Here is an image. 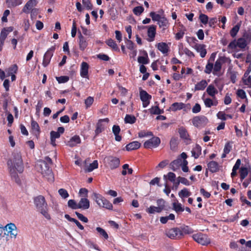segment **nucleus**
Instances as JSON below:
<instances>
[{
    "label": "nucleus",
    "mask_w": 251,
    "mask_h": 251,
    "mask_svg": "<svg viewBox=\"0 0 251 251\" xmlns=\"http://www.w3.org/2000/svg\"><path fill=\"white\" fill-rule=\"evenodd\" d=\"M13 158L7 161V166L10 176L17 183H20V179L17 172L22 173L24 170V164L20 153H14Z\"/></svg>",
    "instance_id": "f257e3e1"
},
{
    "label": "nucleus",
    "mask_w": 251,
    "mask_h": 251,
    "mask_svg": "<svg viewBox=\"0 0 251 251\" xmlns=\"http://www.w3.org/2000/svg\"><path fill=\"white\" fill-rule=\"evenodd\" d=\"M34 202L37 210L47 220H50L51 217L48 212V204L45 197L42 195H39L34 199Z\"/></svg>",
    "instance_id": "f03ea898"
},
{
    "label": "nucleus",
    "mask_w": 251,
    "mask_h": 251,
    "mask_svg": "<svg viewBox=\"0 0 251 251\" xmlns=\"http://www.w3.org/2000/svg\"><path fill=\"white\" fill-rule=\"evenodd\" d=\"M40 167L41 173L43 177L49 181L53 182L54 181V176L48 163L45 161H42L40 162Z\"/></svg>",
    "instance_id": "7ed1b4c3"
},
{
    "label": "nucleus",
    "mask_w": 251,
    "mask_h": 251,
    "mask_svg": "<svg viewBox=\"0 0 251 251\" xmlns=\"http://www.w3.org/2000/svg\"><path fill=\"white\" fill-rule=\"evenodd\" d=\"M93 199L100 207L108 210H112L113 205L112 203L104 197L96 193H93Z\"/></svg>",
    "instance_id": "20e7f679"
},
{
    "label": "nucleus",
    "mask_w": 251,
    "mask_h": 251,
    "mask_svg": "<svg viewBox=\"0 0 251 251\" xmlns=\"http://www.w3.org/2000/svg\"><path fill=\"white\" fill-rule=\"evenodd\" d=\"M193 126L197 128L204 127L208 123L207 118L204 115L197 116L192 119Z\"/></svg>",
    "instance_id": "39448f33"
},
{
    "label": "nucleus",
    "mask_w": 251,
    "mask_h": 251,
    "mask_svg": "<svg viewBox=\"0 0 251 251\" xmlns=\"http://www.w3.org/2000/svg\"><path fill=\"white\" fill-rule=\"evenodd\" d=\"M192 238L198 243L203 246H207L210 243V239L208 238V236L201 232L193 234Z\"/></svg>",
    "instance_id": "423d86ee"
},
{
    "label": "nucleus",
    "mask_w": 251,
    "mask_h": 251,
    "mask_svg": "<svg viewBox=\"0 0 251 251\" xmlns=\"http://www.w3.org/2000/svg\"><path fill=\"white\" fill-rule=\"evenodd\" d=\"M165 234L167 237L172 239H178L183 236L182 230L178 227L166 230Z\"/></svg>",
    "instance_id": "0eeeda50"
},
{
    "label": "nucleus",
    "mask_w": 251,
    "mask_h": 251,
    "mask_svg": "<svg viewBox=\"0 0 251 251\" xmlns=\"http://www.w3.org/2000/svg\"><path fill=\"white\" fill-rule=\"evenodd\" d=\"M55 50V47L54 46H51L44 54L42 62V65L44 67H47L50 63V60L53 55Z\"/></svg>",
    "instance_id": "6e6552de"
},
{
    "label": "nucleus",
    "mask_w": 251,
    "mask_h": 251,
    "mask_svg": "<svg viewBox=\"0 0 251 251\" xmlns=\"http://www.w3.org/2000/svg\"><path fill=\"white\" fill-rule=\"evenodd\" d=\"M160 142L161 141L159 137L153 136L151 139L145 141L143 145L145 149L155 148L159 145Z\"/></svg>",
    "instance_id": "1a4fd4ad"
},
{
    "label": "nucleus",
    "mask_w": 251,
    "mask_h": 251,
    "mask_svg": "<svg viewBox=\"0 0 251 251\" xmlns=\"http://www.w3.org/2000/svg\"><path fill=\"white\" fill-rule=\"evenodd\" d=\"M105 161L108 164V167L111 170H114L119 167L120 163V159L117 157L109 156L105 158Z\"/></svg>",
    "instance_id": "9d476101"
},
{
    "label": "nucleus",
    "mask_w": 251,
    "mask_h": 251,
    "mask_svg": "<svg viewBox=\"0 0 251 251\" xmlns=\"http://www.w3.org/2000/svg\"><path fill=\"white\" fill-rule=\"evenodd\" d=\"M230 62L229 58H227L225 56L220 57L215 62L214 66H213V74H215V73L221 71L222 68V63Z\"/></svg>",
    "instance_id": "9b49d317"
},
{
    "label": "nucleus",
    "mask_w": 251,
    "mask_h": 251,
    "mask_svg": "<svg viewBox=\"0 0 251 251\" xmlns=\"http://www.w3.org/2000/svg\"><path fill=\"white\" fill-rule=\"evenodd\" d=\"M140 97L141 101L143 102V107L145 108L147 107L151 99V96L146 91L141 90L140 91Z\"/></svg>",
    "instance_id": "f8f14e48"
},
{
    "label": "nucleus",
    "mask_w": 251,
    "mask_h": 251,
    "mask_svg": "<svg viewBox=\"0 0 251 251\" xmlns=\"http://www.w3.org/2000/svg\"><path fill=\"white\" fill-rule=\"evenodd\" d=\"M37 0H29L24 6L22 12L28 14L30 12V10L33 9L34 7L38 4Z\"/></svg>",
    "instance_id": "ddd939ff"
},
{
    "label": "nucleus",
    "mask_w": 251,
    "mask_h": 251,
    "mask_svg": "<svg viewBox=\"0 0 251 251\" xmlns=\"http://www.w3.org/2000/svg\"><path fill=\"white\" fill-rule=\"evenodd\" d=\"M31 127L32 133L38 139L41 132L39 124L33 118L31 121Z\"/></svg>",
    "instance_id": "4468645a"
},
{
    "label": "nucleus",
    "mask_w": 251,
    "mask_h": 251,
    "mask_svg": "<svg viewBox=\"0 0 251 251\" xmlns=\"http://www.w3.org/2000/svg\"><path fill=\"white\" fill-rule=\"evenodd\" d=\"M156 26L155 25H151L149 26L147 31L148 42H151L154 40L156 35Z\"/></svg>",
    "instance_id": "2eb2a0df"
},
{
    "label": "nucleus",
    "mask_w": 251,
    "mask_h": 251,
    "mask_svg": "<svg viewBox=\"0 0 251 251\" xmlns=\"http://www.w3.org/2000/svg\"><path fill=\"white\" fill-rule=\"evenodd\" d=\"M108 121L109 120H108V118L100 119L98 121V123H97L96 128L95 130V137H96L97 136H98L100 133L101 132H102V131L104 130V126L103 125V124H102V122L104 121H106L108 122Z\"/></svg>",
    "instance_id": "dca6fc26"
},
{
    "label": "nucleus",
    "mask_w": 251,
    "mask_h": 251,
    "mask_svg": "<svg viewBox=\"0 0 251 251\" xmlns=\"http://www.w3.org/2000/svg\"><path fill=\"white\" fill-rule=\"evenodd\" d=\"M81 143V139L78 135L73 136L66 143V145L70 147H74Z\"/></svg>",
    "instance_id": "f3484780"
},
{
    "label": "nucleus",
    "mask_w": 251,
    "mask_h": 251,
    "mask_svg": "<svg viewBox=\"0 0 251 251\" xmlns=\"http://www.w3.org/2000/svg\"><path fill=\"white\" fill-rule=\"evenodd\" d=\"M89 65L85 62H82L81 64L80 75L83 78H88Z\"/></svg>",
    "instance_id": "a211bd4d"
},
{
    "label": "nucleus",
    "mask_w": 251,
    "mask_h": 251,
    "mask_svg": "<svg viewBox=\"0 0 251 251\" xmlns=\"http://www.w3.org/2000/svg\"><path fill=\"white\" fill-rule=\"evenodd\" d=\"M90 207V201L86 198H83L80 199L78 203V209L83 210L88 209Z\"/></svg>",
    "instance_id": "6ab92c4d"
},
{
    "label": "nucleus",
    "mask_w": 251,
    "mask_h": 251,
    "mask_svg": "<svg viewBox=\"0 0 251 251\" xmlns=\"http://www.w3.org/2000/svg\"><path fill=\"white\" fill-rule=\"evenodd\" d=\"M78 39L79 49L83 51L88 46L87 40L84 36L82 35L80 32H79Z\"/></svg>",
    "instance_id": "aec40b11"
},
{
    "label": "nucleus",
    "mask_w": 251,
    "mask_h": 251,
    "mask_svg": "<svg viewBox=\"0 0 251 251\" xmlns=\"http://www.w3.org/2000/svg\"><path fill=\"white\" fill-rule=\"evenodd\" d=\"M141 146V143L138 141H133L127 144L126 146V150L131 151L138 149Z\"/></svg>",
    "instance_id": "412c9836"
},
{
    "label": "nucleus",
    "mask_w": 251,
    "mask_h": 251,
    "mask_svg": "<svg viewBox=\"0 0 251 251\" xmlns=\"http://www.w3.org/2000/svg\"><path fill=\"white\" fill-rule=\"evenodd\" d=\"M202 99L206 107L210 108L212 106H217L218 103V100L215 99L214 100L209 98L204 99L202 97Z\"/></svg>",
    "instance_id": "4be33fe9"
},
{
    "label": "nucleus",
    "mask_w": 251,
    "mask_h": 251,
    "mask_svg": "<svg viewBox=\"0 0 251 251\" xmlns=\"http://www.w3.org/2000/svg\"><path fill=\"white\" fill-rule=\"evenodd\" d=\"M157 49L163 54H167L169 50L168 45L165 42H160L156 45Z\"/></svg>",
    "instance_id": "5701e85b"
},
{
    "label": "nucleus",
    "mask_w": 251,
    "mask_h": 251,
    "mask_svg": "<svg viewBox=\"0 0 251 251\" xmlns=\"http://www.w3.org/2000/svg\"><path fill=\"white\" fill-rule=\"evenodd\" d=\"M195 49L197 52H199L201 57L203 58L205 56L207 51L205 49V45L204 44L197 45Z\"/></svg>",
    "instance_id": "b1692460"
},
{
    "label": "nucleus",
    "mask_w": 251,
    "mask_h": 251,
    "mask_svg": "<svg viewBox=\"0 0 251 251\" xmlns=\"http://www.w3.org/2000/svg\"><path fill=\"white\" fill-rule=\"evenodd\" d=\"M181 165L182 160L181 158H177V159L173 161L170 163L171 168L173 171H176L178 170Z\"/></svg>",
    "instance_id": "393cba45"
},
{
    "label": "nucleus",
    "mask_w": 251,
    "mask_h": 251,
    "mask_svg": "<svg viewBox=\"0 0 251 251\" xmlns=\"http://www.w3.org/2000/svg\"><path fill=\"white\" fill-rule=\"evenodd\" d=\"M191 153L192 156L196 159L198 158L201 153V147L199 145L196 144L195 147L192 149Z\"/></svg>",
    "instance_id": "a878e982"
},
{
    "label": "nucleus",
    "mask_w": 251,
    "mask_h": 251,
    "mask_svg": "<svg viewBox=\"0 0 251 251\" xmlns=\"http://www.w3.org/2000/svg\"><path fill=\"white\" fill-rule=\"evenodd\" d=\"M207 93L211 97L215 99V95L218 94V90L212 84H210L206 89Z\"/></svg>",
    "instance_id": "bb28decb"
},
{
    "label": "nucleus",
    "mask_w": 251,
    "mask_h": 251,
    "mask_svg": "<svg viewBox=\"0 0 251 251\" xmlns=\"http://www.w3.org/2000/svg\"><path fill=\"white\" fill-rule=\"evenodd\" d=\"M60 135L58 132L55 131H51L50 132V144L53 146L55 147L56 146V139L59 138Z\"/></svg>",
    "instance_id": "cd10ccee"
},
{
    "label": "nucleus",
    "mask_w": 251,
    "mask_h": 251,
    "mask_svg": "<svg viewBox=\"0 0 251 251\" xmlns=\"http://www.w3.org/2000/svg\"><path fill=\"white\" fill-rule=\"evenodd\" d=\"M207 85V82L205 80H202L198 82L195 86V91L203 90Z\"/></svg>",
    "instance_id": "c85d7f7f"
},
{
    "label": "nucleus",
    "mask_w": 251,
    "mask_h": 251,
    "mask_svg": "<svg viewBox=\"0 0 251 251\" xmlns=\"http://www.w3.org/2000/svg\"><path fill=\"white\" fill-rule=\"evenodd\" d=\"M209 171L212 173L217 172L219 170V165L217 162L212 161L208 164Z\"/></svg>",
    "instance_id": "c756f323"
},
{
    "label": "nucleus",
    "mask_w": 251,
    "mask_h": 251,
    "mask_svg": "<svg viewBox=\"0 0 251 251\" xmlns=\"http://www.w3.org/2000/svg\"><path fill=\"white\" fill-rule=\"evenodd\" d=\"M143 53L145 56H140L138 57V62L142 65L147 64L149 63V58L146 51L144 50Z\"/></svg>",
    "instance_id": "7c9ffc66"
},
{
    "label": "nucleus",
    "mask_w": 251,
    "mask_h": 251,
    "mask_svg": "<svg viewBox=\"0 0 251 251\" xmlns=\"http://www.w3.org/2000/svg\"><path fill=\"white\" fill-rule=\"evenodd\" d=\"M185 106V104L182 102H174L170 107V108L173 111H176L177 110H179Z\"/></svg>",
    "instance_id": "2f4dec72"
},
{
    "label": "nucleus",
    "mask_w": 251,
    "mask_h": 251,
    "mask_svg": "<svg viewBox=\"0 0 251 251\" xmlns=\"http://www.w3.org/2000/svg\"><path fill=\"white\" fill-rule=\"evenodd\" d=\"M149 110L151 114L159 115L164 113L163 109H160L159 108L158 104L152 106Z\"/></svg>",
    "instance_id": "473e14b6"
},
{
    "label": "nucleus",
    "mask_w": 251,
    "mask_h": 251,
    "mask_svg": "<svg viewBox=\"0 0 251 251\" xmlns=\"http://www.w3.org/2000/svg\"><path fill=\"white\" fill-rule=\"evenodd\" d=\"M191 195V193L189 191L187 188H184L180 191L178 192L179 197L181 198H188Z\"/></svg>",
    "instance_id": "72a5a7b5"
},
{
    "label": "nucleus",
    "mask_w": 251,
    "mask_h": 251,
    "mask_svg": "<svg viewBox=\"0 0 251 251\" xmlns=\"http://www.w3.org/2000/svg\"><path fill=\"white\" fill-rule=\"evenodd\" d=\"M178 133L179 134L180 138L183 139H188L189 137V134L187 130L183 127H180L178 129Z\"/></svg>",
    "instance_id": "f704fd0d"
},
{
    "label": "nucleus",
    "mask_w": 251,
    "mask_h": 251,
    "mask_svg": "<svg viewBox=\"0 0 251 251\" xmlns=\"http://www.w3.org/2000/svg\"><path fill=\"white\" fill-rule=\"evenodd\" d=\"M136 121V118L134 115L126 114L125 118V122L126 124H133Z\"/></svg>",
    "instance_id": "c9c22d12"
},
{
    "label": "nucleus",
    "mask_w": 251,
    "mask_h": 251,
    "mask_svg": "<svg viewBox=\"0 0 251 251\" xmlns=\"http://www.w3.org/2000/svg\"><path fill=\"white\" fill-rule=\"evenodd\" d=\"M106 44L114 50H119V49L115 41L112 39H109L106 41Z\"/></svg>",
    "instance_id": "e433bc0d"
},
{
    "label": "nucleus",
    "mask_w": 251,
    "mask_h": 251,
    "mask_svg": "<svg viewBox=\"0 0 251 251\" xmlns=\"http://www.w3.org/2000/svg\"><path fill=\"white\" fill-rule=\"evenodd\" d=\"M240 180L242 181L248 175V170L246 167H242L239 170Z\"/></svg>",
    "instance_id": "4c0bfd02"
},
{
    "label": "nucleus",
    "mask_w": 251,
    "mask_h": 251,
    "mask_svg": "<svg viewBox=\"0 0 251 251\" xmlns=\"http://www.w3.org/2000/svg\"><path fill=\"white\" fill-rule=\"evenodd\" d=\"M158 24L160 28H162L163 29H165L167 27L168 22L165 17H162L158 22Z\"/></svg>",
    "instance_id": "58836bf2"
},
{
    "label": "nucleus",
    "mask_w": 251,
    "mask_h": 251,
    "mask_svg": "<svg viewBox=\"0 0 251 251\" xmlns=\"http://www.w3.org/2000/svg\"><path fill=\"white\" fill-rule=\"evenodd\" d=\"M139 138H144L146 137L153 136V133L151 131H146L145 130H141L138 133Z\"/></svg>",
    "instance_id": "ea45409f"
},
{
    "label": "nucleus",
    "mask_w": 251,
    "mask_h": 251,
    "mask_svg": "<svg viewBox=\"0 0 251 251\" xmlns=\"http://www.w3.org/2000/svg\"><path fill=\"white\" fill-rule=\"evenodd\" d=\"M96 229L100 234V236L103 237L105 240H107L108 238V235L104 229L100 227H97Z\"/></svg>",
    "instance_id": "a19ab883"
},
{
    "label": "nucleus",
    "mask_w": 251,
    "mask_h": 251,
    "mask_svg": "<svg viewBox=\"0 0 251 251\" xmlns=\"http://www.w3.org/2000/svg\"><path fill=\"white\" fill-rule=\"evenodd\" d=\"M98 160H94L92 163H90L89 165L88 166L87 168V171L88 172H91L93 171L94 169H97L98 168Z\"/></svg>",
    "instance_id": "79ce46f5"
},
{
    "label": "nucleus",
    "mask_w": 251,
    "mask_h": 251,
    "mask_svg": "<svg viewBox=\"0 0 251 251\" xmlns=\"http://www.w3.org/2000/svg\"><path fill=\"white\" fill-rule=\"evenodd\" d=\"M160 209L154 206H151L146 209V212L149 214H154V213H160Z\"/></svg>",
    "instance_id": "37998d69"
},
{
    "label": "nucleus",
    "mask_w": 251,
    "mask_h": 251,
    "mask_svg": "<svg viewBox=\"0 0 251 251\" xmlns=\"http://www.w3.org/2000/svg\"><path fill=\"white\" fill-rule=\"evenodd\" d=\"M173 209L178 213L179 212H183L184 208L182 207L181 204L180 203L174 202L173 203Z\"/></svg>",
    "instance_id": "c03bdc74"
},
{
    "label": "nucleus",
    "mask_w": 251,
    "mask_h": 251,
    "mask_svg": "<svg viewBox=\"0 0 251 251\" xmlns=\"http://www.w3.org/2000/svg\"><path fill=\"white\" fill-rule=\"evenodd\" d=\"M172 182H175L176 180V174L172 172H169L167 176L164 175V178L166 179L167 178Z\"/></svg>",
    "instance_id": "a18cd8bd"
},
{
    "label": "nucleus",
    "mask_w": 251,
    "mask_h": 251,
    "mask_svg": "<svg viewBox=\"0 0 251 251\" xmlns=\"http://www.w3.org/2000/svg\"><path fill=\"white\" fill-rule=\"evenodd\" d=\"M247 43L246 40L242 38H240L237 40V46L241 49H244L247 46Z\"/></svg>",
    "instance_id": "49530a36"
},
{
    "label": "nucleus",
    "mask_w": 251,
    "mask_h": 251,
    "mask_svg": "<svg viewBox=\"0 0 251 251\" xmlns=\"http://www.w3.org/2000/svg\"><path fill=\"white\" fill-rule=\"evenodd\" d=\"M144 8L142 6H138L133 8V12L135 15L139 16L144 12Z\"/></svg>",
    "instance_id": "de8ad7c7"
},
{
    "label": "nucleus",
    "mask_w": 251,
    "mask_h": 251,
    "mask_svg": "<svg viewBox=\"0 0 251 251\" xmlns=\"http://www.w3.org/2000/svg\"><path fill=\"white\" fill-rule=\"evenodd\" d=\"M213 69V64L212 62H208L205 66V69L204 71V73L207 74H210Z\"/></svg>",
    "instance_id": "09e8293b"
},
{
    "label": "nucleus",
    "mask_w": 251,
    "mask_h": 251,
    "mask_svg": "<svg viewBox=\"0 0 251 251\" xmlns=\"http://www.w3.org/2000/svg\"><path fill=\"white\" fill-rule=\"evenodd\" d=\"M150 16L151 17L152 20L154 22H158L162 17H161L159 14H156L154 12H151L150 13Z\"/></svg>",
    "instance_id": "8fccbe9b"
},
{
    "label": "nucleus",
    "mask_w": 251,
    "mask_h": 251,
    "mask_svg": "<svg viewBox=\"0 0 251 251\" xmlns=\"http://www.w3.org/2000/svg\"><path fill=\"white\" fill-rule=\"evenodd\" d=\"M56 79L59 83H64L68 82L69 80V77L67 75L56 77Z\"/></svg>",
    "instance_id": "3c124183"
},
{
    "label": "nucleus",
    "mask_w": 251,
    "mask_h": 251,
    "mask_svg": "<svg viewBox=\"0 0 251 251\" xmlns=\"http://www.w3.org/2000/svg\"><path fill=\"white\" fill-rule=\"evenodd\" d=\"M68 205L73 209H78V203H76L74 200H70L68 201Z\"/></svg>",
    "instance_id": "603ef678"
},
{
    "label": "nucleus",
    "mask_w": 251,
    "mask_h": 251,
    "mask_svg": "<svg viewBox=\"0 0 251 251\" xmlns=\"http://www.w3.org/2000/svg\"><path fill=\"white\" fill-rule=\"evenodd\" d=\"M240 29V25H236L232 27L230 31V34L231 37H234L237 34Z\"/></svg>",
    "instance_id": "864d4df0"
},
{
    "label": "nucleus",
    "mask_w": 251,
    "mask_h": 251,
    "mask_svg": "<svg viewBox=\"0 0 251 251\" xmlns=\"http://www.w3.org/2000/svg\"><path fill=\"white\" fill-rule=\"evenodd\" d=\"M170 147L172 150H175L177 146V140L176 138H172L171 139L170 142Z\"/></svg>",
    "instance_id": "5fc2aeb1"
},
{
    "label": "nucleus",
    "mask_w": 251,
    "mask_h": 251,
    "mask_svg": "<svg viewBox=\"0 0 251 251\" xmlns=\"http://www.w3.org/2000/svg\"><path fill=\"white\" fill-rule=\"evenodd\" d=\"M30 18L32 20L35 19L37 15L39 13V10L38 8H34L33 9L30 10Z\"/></svg>",
    "instance_id": "6e6d98bb"
},
{
    "label": "nucleus",
    "mask_w": 251,
    "mask_h": 251,
    "mask_svg": "<svg viewBox=\"0 0 251 251\" xmlns=\"http://www.w3.org/2000/svg\"><path fill=\"white\" fill-rule=\"evenodd\" d=\"M208 17L204 14H201L199 16V19L201 23L206 25L208 22Z\"/></svg>",
    "instance_id": "4d7b16f0"
},
{
    "label": "nucleus",
    "mask_w": 251,
    "mask_h": 251,
    "mask_svg": "<svg viewBox=\"0 0 251 251\" xmlns=\"http://www.w3.org/2000/svg\"><path fill=\"white\" fill-rule=\"evenodd\" d=\"M127 48L131 50L135 49V45L134 43L130 40V39H127L126 41Z\"/></svg>",
    "instance_id": "13d9d810"
},
{
    "label": "nucleus",
    "mask_w": 251,
    "mask_h": 251,
    "mask_svg": "<svg viewBox=\"0 0 251 251\" xmlns=\"http://www.w3.org/2000/svg\"><path fill=\"white\" fill-rule=\"evenodd\" d=\"M58 193L63 199H66L69 196L67 191L63 188H61L58 190Z\"/></svg>",
    "instance_id": "bf43d9fd"
},
{
    "label": "nucleus",
    "mask_w": 251,
    "mask_h": 251,
    "mask_svg": "<svg viewBox=\"0 0 251 251\" xmlns=\"http://www.w3.org/2000/svg\"><path fill=\"white\" fill-rule=\"evenodd\" d=\"M94 98L92 97H88L85 100V104L86 108L90 107L94 102Z\"/></svg>",
    "instance_id": "052dcab7"
},
{
    "label": "nucleus",
    "mask_w": 251,
    "mask_h": 251,
    "mask_svg": "<svg viewBox=\"0 0 251 251\" xmlns=\"http://www.w3.org/2000/svg\"><path fill=\"white\" fill-rule=\"evenodd\" d=\"M156 203L158 205L157 207L161 209V211L164 209L165 206V201L164 200H163L162 199H158L157 200Z\"/></svg>",
    "instance_id": "680f3d73"
},
{
    "label": "nucleus",
    "mask_w": 251,
    "mask_h": 251,
    "mask_svg": "<svg viewBox=\"0 0 251 251\" xmlns=\"http://www.w3.org/2000/svg\"><path fill=\"white\" fill-rule=\"evenodd\" d=\"M77 31L76 24L75 20L73 21V25L71 30V35L72 37H75L76 35Z\"/></svg>",
    "instance_id": "e2e57ef3"
},
{
    "label": "nucleus",
    "mask_w": 251,
    "mask_h": 251,
    "mask_svg": "<svg viewBox=\"0 0 251 251\" xmlns=\"http://www.w3.org/2000/svg\"><path fill=\"white\" fill-rule=\"evenodd\" d=\"M18 71V66L16 64H14L12 65L8 69V73L9 74H15L17 73Z\"/></svg>",
    "instance_id": "0e129e2a"
},
{
    "label": "nucleus",
    "mask_w": 251,
    "mask_h": 251,
    "mask_svg": "<svg viewBox=\"0 0 251 251\" xmlns=\"http://www.w3.org/2000/svg\"><path fill=\"white\" fill-rule=\"evenodd\" d=\"M82 2L87 10H91L92 9L93 5L90 0H82Z\"/></svg>",
    "instance_id": "69168bd1"
},
{
    "label": "nucleus",
    "mask_w": 251,
    "mask_h": 251,
    "mask_svg": "<svg viewBox=\"0 0 251 251\" xmlns=\"http://www.w3.org/2000/svg\"><path fill=\"white\" fill-rule=\"evenodd\" d=\"M75 215L77 216V218L79 220H80L81 221L84 222V223H87L88 222V219L87 217L83 216L82 214L75 211Z\"/></svg>",
    "instance_id": "338daca9"
},
{
    "label": "nucleus",
    "mask_w": 251,
    "mask_h": 251,
    "mask_svg": "<svg viewBox=\"0 0 251 251\" xmlns=\"http://www.w3.org/2000/svg\"><path fill=\"white\" fill-rule=\"evenodd\" d=\"M232 149V146L231 145V143L230 142H227L226 143L224 148V152L226 153H229Z\"/></svg>",
    "instance_id": "774afa93"
}]
</instances>
